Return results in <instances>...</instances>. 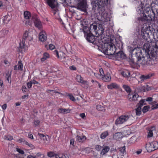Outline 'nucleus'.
<instances>
[{"mask_svg": "<svg viewBox=\"0 0 158 158\" xmlns=\"http://www.w3.org/2000/svg\"><path fill=\"white\" fill-rule=\"evenodd\" d=\"M64 109L60 108L58 110V111L60 113H63L64 114Z\"/></svg>", "mask_w": 158, "mask_h": 158, "instance_id": "nucleus-62", "label": "nucleus"}, {"mask_svg": "<svg viewBox=\"0 0 158 158\" xmlns=\"http://www.w3.org/2000/svg\"><path fill=\"white\" fill-rule=\"evenodd\" d=\"M98 49L105 55H111L113 57L116 51L114 44L110 43H105L100 45Z\"/></svg>", "mask_w": 158, "mask_h": 158, "instance_id": "nucleus-3", "label": "nucleus"}, {"mask_svg": "<svg viewBox=\"0 0 158 158\" xmlns=\"http://www.w3.org/2000/svg\"><path fill=\"white\" fill-rule=\"evenodd\" d=\"M18 70H23V65L20 61L18 62Z\"/></svg>", "mask_w": 158, "mask_h": 158, "instance_id": "nucleus-45", "label": "nucleus"}, {"mask_svg": "<svg viewBox=\"0 0 158 158\" xmlns=\"http://www.w3.org/2000/svg\"><path fill=\"white\" fill-rule=\"evenodd\" d=\"M130 116L127 115H122L117 118L115 122L116 124H122L124 122L126 121L128 119L130 118Z\"/></svg>", "mask_w": 158, "mask_h": 158, "instance_id": "nucleus-15", "label": "nucleus"}, {"mask_svg": "<svg viewBox=\"0 0 158 158\" xmlns=\"http://www.w3.org/2000/svg\"><path fill=\"white\" fill-rule=\"evenodd\" d=\"M109 89H117L119 88V86L115 83H112L107 86Z\"/></svg>", "mask_w": 158, "mask_h": 158, "instance_id": "nucleus-25", "label": "nucleus"}, {"mask_svg": "<svg viewBox=\"0 0 158 158\" xmlns=\"http://www.w3.org/2000/svg\"><path fill=\"white\" fill-rule=\"evenodd\" d=\"M141 37L145 40H147L148 37H149V34L148 31H141Z\"/></svg>", "mask_w": 158, "mask_h": 158, "instance_id": "nucleus-21", "label": "nucleus"}, {"mask_svg": "<svg viewBox=\"0 0 158 158\" xmlns=\"http://www.w3.org/2000/svg\"><path fill=\"white\" fill-rule=\"evenodd\" d=\"M54 52V54L56 55L58 58L60 59V57L58 51L56 50Z\"/></svg>", "mask_w": 158, "mask_h": 158, "instance_id": "nucleus-57", "label": "nucleus"}, {"mask_svg": "<svg viewBox=\"0 0 158 158\" xmlns=\"http://www.w3.org/2000/svg\"><path fill=\"white\" fill-rule=\"evenodd\" d=\"M4 139L8 140H11L13 139V137L10 135H5L4 136Z\"/></svg>", "mask_w": 158, "mask_h": 158, "instance_id": "nucleus-46", "label": "nucleus"}, {"mask_svg": "<svg viewBox=\"0 0 158 158\" xmlns=\"http://www.w3.org/2000/svg\"><path fill=\"white\" fill-rule=\"evenodd\" d=\"M151 7L152 13L154 15V17H155V12L158 15V0H154L152 1Z\"/></svg>", "mask_w": 158, "mask_h": 158, "instance_id": "nucleus-13", "label": "nucleus"}, {"mask_svg": "<svg viewBox=\"0 0 158 158\" xmlns=\"http://www.w3.org/2000/svg\"><path fill=\"white\" fill-rule=\"evenodd\" d=\"M145 148L147 152H150L158 148V142L157 141H153L147 143Z\"/></svg>", "mask_w": 158, "mask_h": 158, "instance_id": "nucleus-11", "label": "nucleus"}, {"mask_svg": "<svg viewBox=\"0 0 158 158\" xmlns=\"http://www.w3.org/2000/svg\"><path fill=\"white\" fill-rule=\"evenodd\" d=\"M109 135L108 131H106L102 133L100 135V138L103 139L106 138Z\"/></svg>", "mask_w": 158, "mask_h": 158, "instance_id": "nucleus-33", "label": "nucleus"}, {"mask_svg": "<svg viewBox=\"0 0 158 158\" xmlns=\"http://www.w3.org/2000/svg\"><path fill=\"white\" fill-rule=\"evenodd\" d=\"M123 76L125 77H128L130 75V73L129 70H125L123 71L121 73Z\"/></svg>", "mask_w": 158, "mask_h": 158, "instance_id": "nucleus-28", "label": "nucleus"}, {"mask_svg": "<svg viewBox=\"0 0 158 158\" xmlns=\"http://www.w3.org/2000/svg\"><path fill=\"white\" fill-rule=\"evenodd\" d=\"M6 80L8 81V83L11 84V72L10 73L8 72V73L6 74Z\"/></svg>", "mask_w": 158, "mask_h": 158, "instance_id": "nucleus-31", "label": "nucleus"}, {"mask_svg": "<svg viewBox=\"0 0 158 158\" xmlns=\"http://www.w3.org/2000/svg\"><path fill=\"white\" fill-rule=\"evenodd\" d=\"M81 25L82 27L89 26L88 21L87 20H83L81 21Z\"/></svg>", "mask_w": 158, "mask_h": 158, "instance_id": "nucleus-36", "label": "nucleus"}, {"mask_svg": "<svg viewBox=\"0 0 158 158\" xmlns=\"http://www.w3.org/2000/svg\"><path fill=\"white\" fill-rule=\"evenodd\" d=\"M127 97L130 102L135 101H137V98L139 97V95L137 94H135L134 95L129 94Z\"/></svg>", "mask_w": 158, "mask_h": 158, "instance_id": "nucleus-19", "label": "nucleus"}, {"mask_svg": "<svg viewBox=\"0 0 158 158\" xmlns=\"http://www.w3.org/2000/svg\"><path fill=\"white\" fill-rule=\"evenodd\" d=\"M85 37L88 42L96 44L98 47L100 45V42L98 40H96L94 36L91 33V31L88 34H85Z\"/></svg>", "mask_w": 158, "mask_h": 158, "instance_id": "nucleus-10", "label": "nucleus"}, {"mask_svg": "<svg viewBox=\"0 0 158 158\" xmlns=\"http://www.w3.org/2000/svg\"><path fill=\"white\" fill-rule=\"evenodd\" d=\"M103 80L104 81L108 82L110 81L111 76L109 73H107L105 75L104 74V76L102 77Z\"/></svg>", "mask_w": 158, "mask_h": 158, "instance_id": "nucleus-23", "label": "nucleus"}, {"mask_svg": "<svg viewBox=\"0 0 158 158\" xmlns=\"http://www.w3.org/2000/svg\"><path fill=\"white\" fill-rule=\"evenodd\" d=\"M71 7L76 8L77 9L85 12L86 11L88 8L86 0H81L78 1L76 6H73Z\"/></svg>", "mask_w": 158, "mask_h": 158, "instance_id": "nucleus-8", "label": "nucleus"}, {"mask_svg": "<svg viewBox=\"0 0 158 158\" xmlns=\"http://www.w3.org/2000/svg\"><path fill=\"white\" fill-rule=\"evenodd\" d=\"M157 108H158V106L157 104L155 105H152V109L153 110Z\"/></svg>", "mask_w": 158, "mask_h": 158, "instance_id": "nucleus-58", "label": "nucleus"}, {"mask_svg": "<svg viewBox=\"0 0 158 158\" xmlns=\"http://www.w3.org/2000/svg\"><path fill=\"white\" fill-rule=\"evenodd\" d=\"M29 32L28 31H26L23 35V36L22 40L23 42H25L26 40L29 36Z\"/></svg>", "mask_w": 158, "mask_h": 158, "instance_id": "nucleus-30", "label": "nucleus"}, {"mask_svg": "<svg viewBox=\"0 0 158 158\" xmlns=\"http://www.w3.org/2000/svg\"><path fill=\"white\" fill-rule=\"evenodd\" d=\"M110 0H92V9L96 14L103 13Z\"/></svg>", "mask_w": 158, "mask_h": 158, "instance_id": "nucleus-2", "label": "nucleus"}, {"mask_svg": "<svg viewBox=\"0 0 158 158\" xmlns=\"http://www.w3.org/2000/svg\"><path fill=\"white\" fill-rule=\"evenodd\" d=\"M10 20V16H5L4 19H2L4 24H7Z\"/></svg>", "mask_w": 158, "mask_h": 158, "instance_id": "nucleus-37", "label": "nucleus"}, {"mask_svg": "<svg viewBox=\"0 0 158 158\" xmlns=\"http://www.w3.org/2000/svg\"><path fill=\"white\" fill-rule=\"evenodd\" d=\"M16 150L18 152L22 154H23L24 153L23 151L19 148H17Z\"/></svg>", "mask_w": 158, "mask_h": 158, "instance_id": "nucleus-53", "label": "nucleus"}, {"mask_svg": "<svg viewBox=\"0 0 158 158\" xmlns=\"http://www.w3.org/2000/svg\"><path fill=\"white\" fill-rule=\"evenodd\" d=\"M22 90L23 92H27L29 91L28 89L26 88V86L24 85L22 86Z\"/></svg>", "mask_w": 158, "mask_h": 158, "instance_id": "nucleus-47", "label": "nucleus"}, {"mask_svg": "<svg viewBox=\"0 0 158 158\" xmlns=\"http://www.w3.org/2000/svg\"><path fill=\"white\" fill-rule=\"evenodd\" d=\"M150 108L149 106H144L142 110V111L143 113L147 112L148 111Z\"/></svg>", "mask_w": 158, "mask_h": 158, "instance_id": "nucleus-38", "label": "nucleus"}, {"mask_svg": "<svg viewBox=\"0 0 158 158\" xmlns=\"http://www.w3.org/2000/svg\"><path fill=\"white\" fill-rule=\"evenodd\" d=\"M55 154L53 152H48L47 153V155L48 157L52 158L54 155Z\"/></svg>", "mask_w": 158, "mask_h": 158, "instance_id": "nucleus-48", "label": "nucleus"}, {"mask_svg": "<svg viewBox=\"0 0 158 158\" xmlns=\"http://www.w3.org/2000/svg\"><path fill=\"white\" fill-rule=\"evenodd\" d=\"M34 125L36 126L39 124L40 121L39 120H35L34 122Z\"/></svg>", "mask_w": 158, "mask_h": 158, "instance_id": "nucleus-59", "label": "nucleus"}, {"mask_svg": "<svg viewBox=\"0 0 158 158\" xmlns=\"http://www.w3.org/2000/svg\"><path fill=\"white\" fill-rule=\"evenodd\" d=\"M152 58H148V55L144 56L143 55L137 56L135 60L131 62V65L132 68H135L136 65L140 66V65H148L151 64L150 59Z\"/></svg>", "mask_w": 158, "mask_h": 158, "instance_id": "nucleus-4", "label": "nucleus"}, {"mask_svg": "<svg viewBox=\"0 0 158 158\" xmlns=\"http://www.w3.org/2000/svg\"><path fill=\"white\" fill-rule=\"evenodd\" d=\"M74 139H72L70 140V145L74 146Z\"/></svg>", "mask_w": 158, "mask_h": 158, "instance_id": "nucleus-60", "label": "nucleus"}, {"mask_svg": "<svg viewBox=\"0 0 158 158\" xmlns=\"http://www.w3.org/2000/svg\"><path fill=\"white\" fill-rule=\"evenodd\" d=\"M141 4V8L143 10V17L142 18L143 21H154L156 20L157 18L154 17V15H151V11L150 6H151L148 0H140L139 3Z\"/></svg>", "mask_w": 158, "mask_h": 158, "instance_id": "nucleus-1", "label": "nucleus"}, {"mask_svg": "<svg viewBox=\"0 0 158 158\" xmlns=\"http://www.w3.org/2000/svg\"><path fill=\"white\" fill-rule=\"evenodd\" d=\"M48 5L52 9L55 8L58 6L57 0H46ZM64 2L66 6H68L71 3V0H64Z\"/></svg>", "mask_w": 158, "mask_h": 158, "instance_id": "nucleus-9", "label": "nucleus"}, {"mask_svg": "<svg viewBox=\"0 0 158 158\" xmlns=\"http://www.w3.org/2000/svg\"><path fill=\"white\" fill-rule=\"evenodd\" d=\"M150 77V76L148 75H147V76H144V75H141L140 77V78L141 79V81H143L144 80H146L149 78Z\"/></svg>", "mask_w": 158, "mask_h": 158, "instance_id": "nucleus-40", "label": "nucleus"}, {"mask_svg": "<svg viewBox=\"0 0 158 158\" xmlns=\"http://www.w3.org/2000/svg\"><path fill=\"white\" fill-rule=\"evenodd\" d=\"M131 55L129 56L128 61L130 64L131 62L134 61L137 59V56L142 55V52L141 49L139 48H133L130 47L129 49Z\"/></svg>", "mask_w": 158, "mask_h": 158, "instance_id": "nucleus-6", "label": "nucleus"}, {"mask_svg": "<svg viewBox=\"0 0 158 158\" xmlns=\"http://www.w3.org/2000/svg\"><path fill=\"white\" fill-rule=\"evenodd\" d=\"M24 16L25 19H29L30 17H31V14L30 12L26 11L24 12Z\"/></svg>", "mask_w": 158, "mask_h": 158, "instance_id": "nucleus-32", "label": "nucleus"}, {"mask_svg": "<svg viewBox=\"0 0 158 158\" xmlns=\"http://www.w3.org/2000/svg\"><path fill=\"white\" fill-rule=\"evenodd\" d=\"M122 134L121 132H117L113 135V138L115 140H118L122 138Z\"/></svg>", "mask_w": 158, "mask_h": 158, "instance_id": "nucleus-22", "label": "nucleus"}, {"mask_svg": "<svg viewBox=\"0 0 158 158\" xmlns=\"http://www.w3.org/2000/svg\"><path fill=\"white\" fill-rule=\"evenodd\" d=\"M24 144H25L27 145H28L29 147L31 148H32V149H33V148H34V146L33 145H32L31 144L29 143L28 142H27L26 140H25V142H24Z\"/></svg>", "mask_w": 158, "mask_h": 158, "instance_id": "nucleus-50", "label": "nucleus"}, {"mask_svg": "<svg viewBox=\"0 0 158 158\" xmlns=\"http://www.w3.org/2000/svg\"><path fill=\"white\" fill-rule=\"evenodd\" d=\"M49 47L50 49L52 50L53 49L55 48V46L53 44H50L49 45Z\"/></svg>", "mask_w": 158, "mask_h": 158, "instance_id": "nucleus-61", "label": "nucleus"}, {"mask_svg": "<svg viewBox=\"0 0 158 158\" xmlns=\"http://www.w3.org/2000/svg\"><path fill=\"white\" fill-rule=\"evenodd\" d=\"M123 87L128 93L130 94L131 89L128 85H123Z\"/></svg>", "mask_w": 158, "mask_h": 158, "instance_id": "nucleus-29", "label": "nucleus"}, {"mask_svg": "<svg viewBox=\"0 0 158 158\" xmlns=\"http://www.w3.org/2000/svg\"><path fill=\"white\" fill-rule=\"evenodd\" d=\"M148 85H146L145 86H144V91L145 92L147 91H148L150 90L151 89H149V88L148 87Z\"/></svg>", "mask_w": 158, "mask_h": 158, "instance_id": "nucleus-52", "label": "nucleus"}, {"mask_svg": "<svg viewBox=\"0 0 158 158\" xmlns=\"http://www.w3.org/2000/svg\"><path fill=\"white\" fill-rule=\"evenodd\" d=\"M32 82L31 81L28 82L27 83V86L28 88H30L32 85Z\"/></svg>", "mask_w": 158, "mask_h": 158, "instance_id": "nucleus-56", "label": "nucleus"}, {"mask_svg": "<svg viewBox=\"0 0 158 158\" xmlns=\"http://www.w3.org/2000/svg\"><path fill=\"white\" fill-rule=\"evenodd\" d=\"M126 147L125 146L120 147L118 148V149L120 153L122 154V155L123 156L124 153H126Z\"/></svg>", "mask_w": 158, "mask_h": 158, "instance_id": "nucleus-35", "label": "nucleus"}, {"mask_svg": "<svg viewBox=\"0 0 158 158\" xmlns=\"http://www.w3.org/2000/svg\"><path fill=\"white\" fill-rule=\"evenodd\" d=\"M82 28H83V31L84 33V35H85V34H88V32L89 31V32H90V31H89V26H86L85 27H82Z\"/></svg>", "mask_w": 158, "mask_h": 158, "instance_id": "nucleus-39", "label": "nucleus"}, {"mask_svg": "<svg viewBox=\"0 0 158 158\" xmlns=\"http://www.w3.org/2000/svg\"><path fill=\"white\" fill-rule=\"evenodd\" d=\"M156 131V128L154 126L151 127L149 129V132L148 135V137H151L153 136V132L155 131Z\"/></svg>", "mask_w": 158, "mask_h": 158, "instance_id": "nucleus-24", "label": "nucleus"}, {"mask_svg": "<svg viewBox=\"0 0 158 158\" xmlns=\"http://www.w3.org/2000/svg\"><path fill=\"white\" fill-rule=\"evenodd\" d=\"M86 139V138L85 135L80 136L78 135L76 136V140L79 142L83 143Z\"/></svg>", "mask_w": 158, "mask_h": 158, "instance_id": "nucleus-20", "label": "nucleus"}, {"mask_svg": "<svg viewBox=\"0 0 158 158\" xmlns=\"http://www.w3.org/2000/svg\"><path fill=\"white\" fill-rule=\"evenodd\" d=\"M154 31L152 30L153 32V38L156 40V42L152 44V46H151L153 48L152 50H151V52L152 53V56H153L152 59H156L157 56H158V28L156 30L154 29Z\"/></svg>", "mask_w": 158, "mask_h": 158, "instance_id": "nucleus-5", "label": "nucleus"}, {"mask_svg": "<svg viewBox=\"0 0 158 158\" xmlns=\"http://www.w3.org/2000/svg\"><path fill=\"white\" fill-rule=\"evenodd\" d=\"M145 100L141 99L140 100L139 103L137 104L136 106L138 107L135 109V112L137 115H139L141 113V107L143 105H146V104L144 103Z\"/></svg>", "mask_w": 158, "mask_h": 158, "instance_id": "nucleus-14", "label": "nucleus"}, {"mask_svg": "<svg viewBox=\"0 0 158 158\" xmlns=\"http://www.w3.org/2000/svg\"><path fill=\"white\" fill-rule=\"evenodd\" d=\"M25 42H23L22 41V43H20L19 44V48L21 49H23L24 48Z\"/></svg>", "mask_w": 158, "mask_h": 158, "instance_id": "nucleus-51", "label": "nucleus"}, {"mask_svg": "<svg viewBox=\"0 0 158 158\" xmlns=\"http://www.w3.org/2000/svg\"><path fill=\"white\" fill-rule=\"evenodd\" d=\"M152 46V44H150L148 43H145L144 44L143 47V51H145V53H147V55H148V56L150 58H152L153 56H152V53L151 52V50L153 49V48L151 46Z\"/></svg>", "mask_w": 158, "mask_h": 158, "instance_id": "nucleus-12", "label": "nucleus"}, {"mask_svg": "<svg viewBox=\"0 0 158 158\" xmlns=\"http://www.w3.org/2000/svg\"><path fill=\"white\" fill-rule=\"evenodd\" d=\"M102 147L100 145H97L95 147V148L98 151H100L101 150Z\"/></svg>", "mask_w": 158, "mask_h": 158, "instance_id": "nucleus-54", "label": "nucleus"}, {"mask_svg": "<svg viewBox=\"0 0 158 158\" xmlns=\"http://www.w3.org/2000/svg\"><path fill=\"white\" fill-rule=\"evenodd\" d=\"M135 90L138 92H144V88L142 86L136 88Z\"/></svg>", "mask_w": 158, "mask_h": 158, "instance_id": "nucleus-44", "label": "nucleus"}, {"mask_svg": "<svg viewBox=\"0 0 158 158\" xmlns=\"http://www.w3.org/2000/svg\"><path fill=\"white\" fill-rule=\"evenodd\" d=\"M70 110L69 109H64V113H69L70 112Z\"/></svg>", "mask_w": 158, "mask_h": 158, "instance_id": "nucleus-64", "label": "nucleus"}, {"mask_svg": "<svg viewBox=\"0 0 158 158\" xmlns=\"http://www.w3.org/2000/svg\"><path fill=\"white\" fill-rule=\"evenodd\" d=\"M145 101L151 102L152 101L153 98L152 97H149L146 98L145 99H144Z\"/></svg>", "mask_w": 158, "mask_h": 158, "instance_id": "nucleus-49", "label": "nucleus"}, {"mask_svg": "<svg viewBox=\"0 0 158 158\" xmlns=\"http://www.w3.org/2000/svg\"><path fill=\"white\" fill-rule=\"evenodd\" d=\"M49 57V54L47 52H45L44 53L43 57L41 59V61L43 62Z\"/></svg>", "mask_w": 158, "mask_h": 158, "instance_id": "nucleus-34", "label": "nucleus"}, {"mask_svg": "<svg viewBox=\"0 0 158 158\" xmlns=\"http://www.w3.org/2000/svg\"><path fill=\"white\" fill-rule=\"evenodd\" d=\"M25 140L23 138H21L20 139H19L18 140V141L20 143H23V144L25 142Z\"/></svg>", "mask_w": 158, "mask_h": 158, "instance_id": "nucleus-55", "label": "nucleus"}, {"mask_svg": "<svg viewBox=\"0 0 158 158\" xmlns=\"http://www.w3.org/2000/svg\"><path fill=\"white\" fill-rule=\"evenodd\" d=\"M32 19L35 26L39 29H41L42 27V24L39 19L37 18L36 16H34L32 17Z\"/></svg>", "mask_w": 158, "mask_h": 158, "instance_id": "nucleus-16", "label": "nucleus"}, {"mask_svg": "<svg viewBox=\"0 0 158 158\" xmlns=\"http://www.w3.org/2000/svg\"><path fill=\"white\" fill-rule=\"evenodd\" d=\"M60 61L63 64H67L69 60V57L66 56L65 54L63 52H60Z\"/></svg>", "mask_w": 158, "mask_h": 158, "instance_id": "nucleus-18", "label": "nucleus"}, {"mask_svg": "<svg viewBox=\"0 0 158 158\" xmlns=\"http://www.w3.org/2000/svg\"><path fill=\"white\" fill-rule=\"evenodd\" d=\"M110 148L109 146H105L102 149L100 153L102 155H104L108 152L110 150Z\"/></svg>", "mask_w": 158, "mask_h": 158, "instance_id": "nucleus-27", "label": "nucleus"}, {"mask_svg": "<svg viewBox=\"0 0 158 158\" xmlns=\"http://www.w3.org/2000/svg\"><path fill=\"white\" fill-rule=\"evenodd\" d=\"M47 39V37L42 32H40L39 35V40L42 42L45 41Z\"/></svg>", "mask_w": 158, "mask_h": 158, "instance_id": "nucleus-26", "label": "nucleus"}, {"mask_svg": "<svg viewBox=\"0 0 158 158\" xmlns=\"http://www.w3.org/2000/svg\"><path fill=\"white\" fill-rule=\"evenodd\" d=\"M113 57L116 59L120 58L121 59H125L126 57V54L124 53L122 51H120L117 53H115Z\"/></svg>", "mask_w": 158, "mask_h": 158, "instance_id": "nucleus-17", "label": "nucleus"}, {"mask_svg": "<svg viewBox=\"0 0 158 158\" xmlns=\"http://www.w3.org/2000/svg\"><path fill=\"white\" fill-rule=\"evenodd\" d=\"M96 109L98 110L101 111H103L104 110V107L100 105H97Z\"/></svg>", "mask_w": 158, "mask_h": 158, "instance_id": "nucleus-42", "label": "nucleus"}, {"mask_svg": "<svg viewBox=\"0 0 158 158\" xmlns=\"http://www.w3.org/2000/svg\"><path fill=\"white\" fill-rule=\"evenodd\" d=\"M67 96L69 98L73 101H75L76 99L73 95L72 94H68Z\"/></svg>", "mask_w": 158, "mask_h": 158, "instance_id": "nucleus-41", "label": "nucleus"}, {"mask_svg": "<svg viewBox=\"0 0 158 158\" xmlns=\"http://www.w3.org/2000/svg\"><path fill=\"white\" fill-rule=\"evenodd\" d=\"M89 31L94 30V31L96 35L98 34L97 36L102 35L104 32V29L103 26L97 23L94 22L90 24Z\"/></svg>", "mask_w": 158, "mask_h": 158, "instance_id": "nucleus-7", "label": "nucleus"}, {"mask_svg": "<svg viewBox=\"0 0 158 158\" xmlns=\"http://www.w3.org/2000/svg\"><path fill=\"white\" fill-rule=\"evenodd\" d=\"M101 76H102V77L104 75V73L103 69L101 68L99 70Z\"/></svg>", "mask_w": 158, "mask_h": 158, "instance_id": "nucleus-63", "label": "nucleus"}, {"mask_svg": "<svg viewBox=\"0 0 158 158\" xmlns=\"http://www.w3.org/2000/svg\"><path fill=\"white\" fill-rule=\"evenodd\" d=\"M38 135L41 139H43L44 141H45L47 140L46 136L44 134L39 133Z\"/></svg>", "mask_w": 158, "mask_h": 158, "instance_id": "nucleus-43", "label": "nucleus"}]
</instances>
